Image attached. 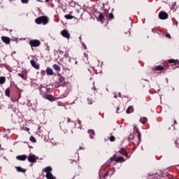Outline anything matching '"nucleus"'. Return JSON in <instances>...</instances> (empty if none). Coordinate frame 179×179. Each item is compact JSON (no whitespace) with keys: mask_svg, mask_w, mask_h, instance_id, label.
<instances>
[{"mask_svg":"<svg viewBox=\"0 0 179 179\" xmlns=\"http://www.w3.org/2000/svg\"><path fill=\"white\" fill-rule=\"evenodd\" d=\"M48 22H50V19L45 15L38 17L35 20V23H36V24L45 25L48 24Z\"/></svg>","mask_w":179,"mask_h":179,"instance_id":"f257e3e1","label":"nucleus"},{"mask_svg":"<svg viewBox=\"0 0 179 179\" xmlns=\"http://www.w3.org/2000/svg\"><path fill=\"white\" fill-rule=\"evenodd\" d=\"M52 168L51 166H46L43 169V173H46L47 179H55V177L52 175Z\"/></svg>","mask_w":179,"mask_h":179,"instance_id":"f03ea898","label":"nucleus"},{"mask_svg":"<svg viewBox=\"0 0 179 179\" xmlns=\"http://www.w3.org/2000/svg\"><path fill=\"white\" fill-rule=\"evenodd\" d=\"M113 162H116V163H124L125 159L123 157H117V155H114L108 161V163L111 164Z\"/></svg>","mask_w":179,"mask_h":179,"instance_id":"7ed1b4c3","label":"nucleus"},{"mask_svg":"<svg viewBox=\"0 0 179 179\" xmlns=\"http://www.w3.org/2000/svg\"><path fill=\"white\" fill-rule=\"evenodd\" d=\"M134 131L137 134V138H138V140L136 142H134V145L136 146H139V145L141 144L142 134H141V131H139V129H138V127L136 126L134 127Z\"/></svg>","mask_w":179,"mask_h":179,"instance_id":"20e7f679","label":"nucleus"},{"mask_svg":"<svg viewBox=\"0 0 179 179\" xmlns=\"http://www.w3.org/2000/svg\"><path fill=\"white\" fill-rule=\"evenodd\" d=\"M29 45L33 48V47H40L41 45V42L37 39L30 40L29 42Z\"/></svg>","mask_w":179,"mask_h":179,"instance_id":"39448f33","label":"nucleus"},{"mask_svg":"<svg viewBox=\"0 0 179 179\" xmlns=\"http://www.w3.org/2000/svg\"><path fill=\"white\" fill-rule=\"evenodd\" d=\"M65 80V77L61 76L59 78V80L57 82L56 87H59L61 86H65V83H64Z\"/></svg>","mask_w":179,"mask_h":179,"instance_id":"423d86ee","label":"nucleus"},{"mask_svg":"<svg viewBox=\"0 0 179 179\" xmlns=\"http://www.w3.org/2000/svg\"><path fill=\"white\" fill-rule=\"evenodd\" d=\"M40 93L42 97H44L45 96H46L47 93H48V88L44 86L41 87Z\"/></svg>","mask_w":179,"mask_h":179,"instance_id":"0eeeda50","label":"nucleus"},{"mask_svg":"<svg viewBox=\"0 0 179 179\" xmlns=\"http://www.w3.org/2000/svg\"><path fill=\"white\" fill-rule=\"evenodd\" d=\"M169 17V14H167L166 12L161 11L159 13V18L162 20H165V19H167Z\"/></svg>","mask_w":179,"mask_h":179,"instance_id":"6e6552de","label":"nucleus"},{"mask_svg":"<svg viewBox=\"0 0 179 179\" xmlns=\"http://www.w3.org/2000/svg\"><path fill=\"white\" fill-rule=\"evenodd\" d=\"M43 99H46V100H49V101H55V100H57V98L53 95L47 94L43 96Z\"/></svg>","mask_w":179,"mask_h":179,"instance_id":"1a4fd4ad","label":"nucleus"},{"mask_svg":"<svg viewBox=\"0 0 179 179\" xmlns=\"http://www.w3.org/2000/svg\"><path fill=\"white\" fill-rule=\"evenodd\" d=\"M61 34L63 37H65V38L69 39L71 37V35L69 34V32L66 31V29H64L61 31Z\"/></svg>","mask_w":179,"mask_h":179,"instance_id":"9d476101","label":"nucleus"},{"mask_svg":"<svg viewBox=\"0 0 179 179\" xmlns=\"http://www.w3.org/2000/svg\"><path fill=\"white\" fill-rule=\"evenodd\" d=\"M30 64L33 68H35V69H40V64H38L35 60L31 59L30 61Z\"/></svg>","mask_w":179,"mask_h":179,"instance_id":"9b49d317","label":"nucleus"},{"mask_svg":"<svg viewBox=\"0 0 179 179\" xmlns=\"http://www.w3.org/2000/svg\"><path fill=\"white\" fill-rule=\"evenodd\" d=\"M17 160H19L20 162H24L26 159H27V155H17L16 157Z\"/></svg>","mask_w":179,"mask_h":179,"instance_id":"f8f14e48","label":"nucleus"},{"mask_svg":"<svg viewBox=\"0 0 179 179\" xmlns=\"http://www.w3.org/2000/svg\"><path fill=\"white\" fill-rule=\"evenodd\" d=\"M28 162H29V163H36V162H37V159H36V155H29V157H28Z\"/></svg>","mask_w":179,"mask_h":179,"instance_id":"ddd939ff","label":"nucleus"},{"mask_svg":"<svg viewBox=\"0 0 179 179\" xmlns=\"http://www.w3.org/2000/svg\"><path fill=\"white\" fill-rule=\"evenodd\" d=\"M45 72L47 75H50V76H55V73H54V71H52V69L48 67L45 70Z\"/></svg>","mask_w":179,"mask_h":179,"instance_id":"4468645a","label":"nucleus"},{"mask_svg":"<svg viewBox=\"0 0 179 179\" xmlns=\"http://www.w3.org/2000/svg\"><path fill=\"white\" fill-rule=\"evenodd\" d=\"M1 41L7 45L10 44V38L8 36H1Z\"/></svg>","mask_w":179,"mask_h":179,"instance_id":"2eb2a0df","label":"nucleus"},{"mask_svg":"<svg viewBox=\"0 0 179 179\" xmlns=\"http://www.w3.org/2000/svg\"><path fill=\"white\" fill-rule=\"evenodd\" d=\"M169 64H171L172 65H179V61L178 59H170L168 60Z\"/></svg>","mask_w":179,"mask_h":179,"instance_id":"dca6fc26","label":"nucleus"},{"mask_svg":"<svg viewBox=\"0 0 179 179\" xmlns=\"http://www.w3.org/2000/svg\"><path fill=\"white\" fill-rule=\"evenodd\" d=\"M119 153H121V155H123V156H126V157H129L128 156V153L127 152V151H125V148H122L120 150H119Z\"/></svg>","mask_w":179,"mask_h":179,"instance_id":"f3484780","label":"nucleus"},{"mask_svg":"<svg viewBox=\"0 0 179 179\" xmlns=\"http://www.w3.org/2000/svg\"><path fill=\"white\" fill-rule=\"evenodd\" d=\"M88 134L90 135V139H94V135H96V134L94 133V130H92V129H90L88 130Z\"/></svg>","mask_w":179,"mask_h":179,"instance_id":"a211bd4d","label":"nucleus"},{"mask_svg":"<svg viewBox=\"0 0 179 179\" xmlns=\"http://www.w3.org/2000/svg\"><path fill=\"white\" fill-rule=\"evenodd\" d=\"M154 71H164V67L162 66H155L153 67Z\"/></svg>","mask_w":179,"mask_h":179,"instance_id":"6ab92c4d","label":"nucleus"},{"mask_svg":"<svg viewBox=\"0 0 179 179\" xmlns=\"http://www.w3.org/2000/svg\"><path fill=\"white\" fill-rule=\"evenodd\" d=\"M52 68L57 72H61V67L58 64H53Z\"/></svg>","mask_w":179,"mask_h":179,"instance_id":"aec40b11","label":"nucleus"},{"mask_svg":"<svg viewBox=\"0 0 179 179\" xmlns=\"http://www.w3.org/2000/svg\"><path fill=\"white\" fill-rule=\"evenodd\" d=\"M17 171H18V173H26V169L20 167V166H16L15 167Z\"/></svg>","mask_w":179,"mask_h":179,"instance_id":"412c9836","label":"nucleus"},{"mask_svg":"<svg viewBox=\"0 0 179 179\" xmlns=\"http://www.w3.org/2000/svg\"><path fill=\"white\" fill-rule=\"evenodd\" d=\"M98 20L99 22H101V23H103V20H104V15H103V13H99L98 16Z\"/></svg>","mask_w":179,"mask_h":179,"instance_id":"4be33fe9","label":"nucleus"},{"mask_svg":"<svg viewBox=\"0 0 179 179\" xmlns=\"http://www.w3.org/2000/svg\"><path fill=\"white\" fill-rule=\"evenodd\" d=\"M5 95L6 96V97H10V87L6 88V90H5Z\"/></svg>","mask_w":179,"mask_h":179,"instance_id":"5701e85b","label":"nucleus"},{"mask_svg":"<svg viewBox=\"0 0 179 179\" xmlns=\"http://www.w3.org/2000/svg\"><path fill=\"white\" fill-rule=\"evenodd\" d=\"M127 114H131V113H134V107L129 106L126 110Z\"/></svg>","mask_w":179,"mask_h":179,"instance_id":"b1692460","label":"nucleus"},{"mask_svg":"<svg viewBox=\"0 0 179 179\" xmlns=\"http://www.w3.org/2000/svg\"><path fill=\"white\" fill-rule=\"evenodd\" d=\"M140 122H141V124H146V122H148V118L147 117H141L140 119Z\"/></svg>","mask_w":179,"mask_h":179,"instance_id":"393cba45","label":"nucleus"},{"mask_svg":"<svg viewBox=\"0 0 179 179\" xmlns=\"http://www.w3.org/2000/svg\"><path fill=\"white\" fill-rule=\"evenodd\" d=\"M6 82V78L3 76L0 77V85H3Z\"/></svg>","mask_w":179,"mask_h":179,"instance_id":"a878e982","label":"nucleus"},{"mask_svg":"<svg viewBox=\"0 0 179 179\" xmlns=\"http://www.w3.org/2000/svg\"><path fill=\"white\" fill-rule=\"evenodd\" d=\"M65 19H67V20H71V19H74L75 17L71 15H64Z\"/></svg>","mask_w":179,"mask_h":179,"instance_id":"bb28decb","label":"nucleus"},{"mask_svg":"<svg viewBox=\"0 0 179 179\" xmlns=\"http://www.w3.org/2000/svg\"><path fill=\"white\" fill-rule=\"evenodd\" d=\"M18 76H20V78H22L24 80H26V79H27V77H26V76H24V74L22 73H18Z\"/></svg>","mask_w":179,"mask_h":179,"instance_id":"cd10ccee","label":"nucleus"},{"mask_svg":"<svg viewBox=\"0 0 179 179\" xmlns=\"http://www.w3.org/2000/svg\"><path fill=\"white\" fill-rule=\"evenodd\" d=\"M29 140L31 142H33V143H36L37 142V140H36V138L33 136L29 138Z\"/></svg>","mask_w":179,"mask_h":179,"instance_id":"c85d7f7f","label":"nucleus"},{"mask_svg":"<svg viewBox=\"0 0 179 179\" xmlns=\"http://www.w3.org/2000/svg\"><path fill=\"white\" fill-rule=\"evenodd\" d=\"M108 17L109 20H113V19H114V14H113V13H109Z\"/></svg>","mask_w":179,"mask_h":179,"instance_id":"c756f323","label":"nucleus"},{"mask_svg":"<svg viewBox=\"0 0 179 179\" xmlns=\"http://www.w3.org/2000/svg\"><path fill=\"white\" fill-rule=\"evenodd\" d=\"M109 140L110 141V142H114V141H115V137H114V136H111L109 138Z\"/></svg>","mask_w":179,"mask_h":179,"instance_id":"7c9ffc66","label":"nucleus"},{"mask_svg":"<svg viewBox=\"0 0 179 179\" xmlns=\"http://www.w3.org/2000/svg\"><path fill=\"white\" fill-rule=\"evenodd\" d=\"M23 131H27V132L30 131V129L29 127H22Z\"/></svg>","mask_w":179,"mask_h":179,"instance_id":"2f4dec72","label":"nucleus"},{"mask_svg":"<svg viewBox=\"0 0 179 179\" xmlns=\"http://www.w3.org/2000/svg\"><path fill=\"white\" fill-rule=\"evenodd\" d=\"M108 174H110V171H106V173L103 175V178L108 177Z\"/></svg>","mask_w":179,"mask_h":179,"instance_id":"473e14b6","label":"nucleus"},{"mask_svg":"<svg viewBox=\"0 0 179 179\" xmlns=\"http://www.w3.org/2000/svg\"><path fill=\"white\" fill-rule=\"evenodd\" d=\"M22 3H29V0H21Z\"/></svg>","mask_w":179,"mask_h":179,"instance_id":"72a5a7b5","label":"nucleus"},{"mask_svg":"<svg viewBox=\"0 0 179 179\" xmlns=\"http://www.w3.org/2000/svg\"><path fill=\"white\" fill-rule=\"evenodd\" d=\"M165 37H167L168 38H171V36L170 34H166Z\"/></svg>","mask_w":179,"mask_h":179,"instance_id":"f704fd0d","label":"nucleus"},{"mask_svg":"<svg viewBox=\"0 0 179 179\" xmlns=\"http://www.w3.org/2000/svg\"><path fill=\"white\" fill-rule=\"evenodd\" d=\"M116 113H117V114L120 113V107H117V108Z\"/></svg>","mask_w":179,"mask_h":179,"instance_id":"c9c22d12","label":"nucleus"},{"mask_svg":"<svg viewBox=\"0 0 179 179\" xmlns=\"http://www.w3.org/2000/svg\"><path fill=\"white\" fill-rule=\"evenodd\" d=\"M176 124H177V120H174V124H172V127H174V125H176Z\"/></svg>","mask_w":179,"mask_h":179,"instance_id":"e433bc0d","label":"nucleus"},{"mask_svg":"<svg viewBox=\"0 0 179 179\" xmlns=\"http://www.w3.org/2000/svg\"><path fill=\"white\" fill-rule=\"evenodd\" d=\"M67 122L68 123L71 122V118L68 117Z\"/></svg>","mask_w":179,"mask_h":179,"instance_id":"4c0bfd02","label":"nucleus"},{"mask_svg":"<svg viewBox=\"0 0 179 179\" xmlns=\"http://www.w3.org/2000/svg\"><path fill=\"white\" fill-rule=\"evenodd\" d=\"M78 124H80V120H78Z\"/></svg>","mask_w":179,"mask_h":179,"instance_id":"58836bf2","label":"nucleus"},{"mask_svg":"<svg viewBox=\"0 0 179 179\" xmlns=\"http://www.w3.org/2000/svg\"><path fill=\"white\" fill-rule=\"evenodd\" d=\"M45 2H50V0H45Z\"/></svg>","mask_w":179,"mask_h":179,"instance_id":"ea45409f","label":"nucleus"},{"mask_svg":"<svg viewBox=\"0 0 179 179\" xmlns=\"http://www.w3.org/2000/svg\"><path fill=\"white\" fill-rule=\"evenodd\" d=\"M73 163H75L76 164V162L75 160H73Z\"/></svg>","mask_w":179,"mask_h":179,"instance_id":"a19ab883","label":"nucleus"},{"mask_svg":"<svg viewBox=\"0 0 179 179\" xmlns=\"http://www.w3.org/2000/svg\"><path fill=\"white\" fill-rule=\"evenodd\" d=\"M99 178L101 179V176L99 175Z\"/></svg>","mask_w":179,"mask_h":179,"instance_id":"79ce46f5","label":"nucleus"},{"mask_svg":"<svg viewBox=\"0 0 179 179\" xmlns=\"http://www.w3.org/2000/svg\"><path fill=\"white\" fill-rule=\"evenodd\" d=\"M76 64H78V62H76Z\"/></svg>","mask_w":179,"mask_h":179,"instance_id":"37998d69","label":"nucleus"},{"mask_svg":"<svg viewBox=\"0 0 179 179\" xmlns=\"http://www.w3.org/2000/svg\"><path fill=\"white\" fill-rule=\"evenodd\" d=\"M1 144H0V148H1Z\"/></svg>","mask_w":179,"mask_h":179,"instance_id":"c03bdc74","label":"nucleus"}]
</instances>
